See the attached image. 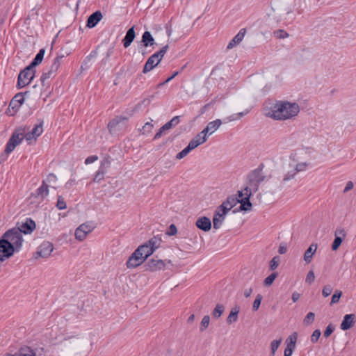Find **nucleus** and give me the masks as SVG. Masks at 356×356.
<instances>
[{
    "label": "nucleus",
    "instance_id": "3",
    "mask_svg": "<svg viewBox=\"0 0 356 356\" xmlns=\"http://www.w3.org/2000/svg\"><path fill=\"white\" fill-rule=\"evenodd\" d=\"M2 237L10 243L16 248L17 252L19 251L24 240L22 233L16 227L6 231Z\"/></svg>",
    "mask_w": 356,
    "mask_h": 356
},
{
    "label": "nucleus",
    "instance_id": "46",
    "mask_svg": "<svg viewBox=\"0 0 356 356\" xmlns=\"http://www.w3.org/2000/svg\"><path fill=\"white\" fill-rule=\"evenodd\" d=\"M314 318H315V314L314 312H310L305 317V318L303 320V323L305 325H310L314 322Z\"/></svg>",
    "mask_w": 356,
    "mask_h": 356
},
{
    "label": "nucleus",
    "instance_id": "49",
    "mask_svg": "<svg viewBox=\"0 0 356 356\" xmlns=\"http://www.w3.org/2000/svg\"><path fill=\"white\" fill-rule=\"evenodd\" d=\"M280 259L279 256H275L271 259V261H270V269L271 270H274L277 268Z\"/></svg>",
    "mask_w": 356,
    "mask_h": 356
},
{
    "label": "nucleus",
    "instance_id": "26",
    "mask_svg": "<svg viewBox=\"0 0 356 356\" xmlns=\"http://www.w3.org/2000/svg\"><path fill=\"white\" fill-rule=\"evenodd\" d=\"M48 187V185L43 181L42 185L36 190L35 196L42 198L47 196L49 194Z\"/></svg>",
    "mask_w": 356,
    "mask_h": 356
},
{
    "label": "nucleus",
    "instance_id": "60",
    "mask_svg": "<svg viewBox=\"0 0 356 356\" xmlns=\"http://www.w3.org/2000/svg\"><path fill=\"white\" fill-rule=\"evenodd\" d=\"M165 131H168V129L165 127L164 124L159 129L157 133L155 134L154 139L156 140L161 138Z\"/></svg>",
    "mask_w": 356,
    "mask_h": 356
},
{
    "label": "nucleus",
    "instance_id": "62",
    "mask_svg": "<svg viewBox=\"0 0 356 356\" xmlns=\"http://www.w3.org/2000/svg\"><path fill=\"white\" fill-rule=\"evenodd\" d=\"M97 160H98V156L97 155H92V156H90L88 158H86L84 163L86 165H88V164L94 163L95 161H96Z\"/></svg>",
    "mask_w": 356,
    "mask_h": 356
},
{
    "label": "nucleus",
    "instance_id": "24",
    "mask_svg": "<svg viewBox=\"0 0 356 356\" xmlns=\"http://www.w3.org/2000/svg\"><path fill=\"white\" fill-rule=\"evenodd\" d=\"M240 312V307L238 306H235L233 307L227 318V323L228 324H232L233 323H235L238 319V314Z\"/></svg>",
    "mask_w": 356,
    "mask_h": 356
},
{
    "label": "nucleus",
    "instance_id": "63",
    "mask_svg": "<svg viewBox=\"0 0 356 356\" xmlns=\"http://www.w3.org/2000/svg\"><path fill=\"white\" fill-rule=\"evenodd\" d=\"M294 348L291 346V344H288L284 350V356H291Z\"/></svg>",
    "mask_w": 356,
    "mask_h": 356
},
{
    "label": "nucleus",
    "instance_id": "27",
    "mask_svg": "<svg viewBox=\"0 0 356 356\" xmlns=\"http://www.w3.org/2000/svg\"><path fill=\"white\" fill-rule=\"evenodd\" d=\"M226 215H222L220 213H214L213 217V228L216 229H219L224 220L225 219Z\"/></svg>",
    "mask_w": 356,
    "mask_h": 356
},
{
    "label": "nucleus",
    "instance_id": "16",
    "mask_svg": "<svg viewBox=\"0 0 356 356\" xmlns=\"http://www.w3.org/2000/svg\"><path fill=\"white\" fill-rule=\"evenodd\" d=\"M197 227L204 232H209L211 229V222L208 217L202 216L197 218L195 222Z\"/></svg>",
    "mask_w": 356,
    "mask_h": 356
},
{
    "label": "nucleus",
    "instance_id": "53",
    "mask_svg": "<svg viewBox=\"0 0 356 356\" xmlns=\"http://www.w3.org/2000/svg\"><path fill=\"white\" fill-rule=\"evenodd\" d=\"M191 151L190 150L189 148H188L187 147H186L183 150H181L180 152H179L177 155H176V159H181L183 158H184L188 154H189Z\"/></svg>",
    "mask_w": 356,
    "mask_h": 356
},
{
    "label": "nucleus",
    "instance_id": "56",
    "mask_svg": "<svg viewBox=\"0 0 356 356\" xmlns=\"http://www.w3.org/2000/svg\"><path fill=\"white\" fill-rule=\"evenodd\" d=\"M110 165H111V161L109 160V158L106 157L101 161V165H100L99 168H102L103 170L106 171V169L110 167Z\"/></svg>",
    "mask_w": 356,
    "mask_h": 356
},
{
    "label": "nucleus",
    "instance_id": "15",
    "mask_svg": "<svg viewBox=\"0 0 356 356\" xmlns=\"http://www.w3.org/2000/svg\"><path fill=\"white\" fill-rule=\"evenodd\" d=\"M161 60L153 54L147 60L143 70V73L146 74L156 67Z\"/></svg>",
    "mask_w": 356,
    "mask_h": 356
},
{
    "label": "nucleus",
    "instance_id": "11",
    "mask_svg": "<svg viewBox=\"0 0 356 356\" xmlns=\"http://www.w3.org/2000/svg\"><path fill=\"white\" fill-rule=\"evenodd\" d=\"M35 70H33L32 74L22 70L18 75L17 88L20 89L29 85L35 77Z\"/></svg>",
    "mask_w": 356,
    "mask_h": 356
},
{
    "label": "nucleus",
    "instance_id": "54",
    "mask_svg": "<svg viewBox=\"0 0 356 356\" xmlns=\"http://www.w3.org/2000/svg\"><path fill=\"white\" fill-rule=\"evenodd\" d=\"M321 334V332L320 330H314L311 336V341L314 343L317 342L320 338Z\"/></svg>",
    "mask_w": 356,
    "mask_h": 356
},
{
    "label": "nucleus",
    "instance_id": "6",
    "mask_svg": "<svg viewBox=\"0 0 356 356\" xmlns=\"http://www.w3.org/2000/svg\"><path fill=\"white\" fill-rule=\"evenodd\" d=\"M140 42L141 44L139 47V50L143 56L147 54V52L145 51L147 47H152L154 48V47L157 45L152 35L148 31H145L142 35Z\"/></svg>",
    "mask_w": 356,
    "mask_h": 356
},
{
    "label": "nucleus",
    "instance_id": "25",
    "mask_svg": "<svg viewBox=\"0 0 356 356\" xmlns=\"http://www.w3.org/2000/svg\"><path fill=\"white\" fill-rule=\"evenodd\" d=\"M238 203V198L236 196L231 195L229 196L226 200H225L222 204L225 205L229 211H230L234 207H235Z\"/></svg>",
    "mask_w": 356,
    "mask_h": 356
},
{
    "label": "nucleus",
    "instance_id": "1",
    "mask_svg": "<svg viewBox=\"0 0 356 356\" xmlns=\"http://www.w3.org/2000/svg\"><path fill=\"white\" fill-rule=\"evenodd\" d=\"M299 112L300 106L297 103L277 101L266 115L277 120H285L296 116Z\"/></svg>",
    "mask_w": 356,
    "mask_h": 356
},
{
    "label": "nucleus",
    "instance_id": "21",
    "mask_svg": "<svg viewBox=\"0 0 356 356\" xmlns=\"http://www.w3.org/2000/svg\"><path fill=\"white\" fill-rule=\"evenodd\" d=\"M221 124L222 121L220 119H217L214 121L210 122L208 123L207 127L203 129V133H204L206 135H211L219 128Z\"/></svg>",
    "mask_w": 356,
    "mask_h": 356
},
{
    "label": "nucleus",
    "instance_id": "5",
    "mask_svg": "<svg viewBox=\"0 0 356 356\" xmlns=\"http://www.w3.org/2000/svg\"><path fill=\"white\" fill-rule=\"evenodd\" d=\"M17 252L16 248L2 236L0 238V262L12 257Z\"/></svg>",
    "mask_w": 356,
    "mask_h": 356
},
{
    "label": "nucleus",
    "instance_id": "45",
    "mask_svg": "<svg viewBox=\"0 0 356 356\" xmlns=\"http://www.w3.org/2000/svg\"><path fill=\"white\" fill-rule=\"evenodd\" d=\"M169 49L168 44L163 46L159 51L155 52L154 54L161 61L163 57Z\"/></svg>",
    "mask_w": 356,
    "mask_h": 356
},
{
    "label": "nucleus",
    "instance_id": "29",
    "mask_svg": "<svg viewBox=\"0 0 356 356\" xmlns=\"http://www.w3.org/2000/svg\"><path fill=\"white\" fill-rule=\"evenodd\" d=\"M161 243V238L159 236H154L151 238L147 242L145 243L150 248L154 249V252L160 246Z\"/></svg>",
    "mask_w": 356,
    "mask_h": 356
},
{
    "label": "nucleus",
    "instance_id": "38",
    "mask_svg": "<svg viewBox=\"0 0 356 356\" xmlns=\"http://www.w3.org/2000/svg\"><path fill=\"white\" fill-rule=\"evenodd\" d=\"M65 57L64 54L58 55L54 59V61L51 67H52V71H57L60 65V60Z\"/></svg>",
    "mask_w": 356,
    "mask_h": 356
},
{
    "label": "nucleus",
    "instance_id": "52",
    "mask_svg": "<svg viewBox=\"0 0 356 356\" xmlns=\"http://www.w3.org/2000/svg\"><path fill=\"white\" fill-rule=\"evenodd\" d=\"M56 207L59 210L65 209L67 207L66 203L62 196L58 197Z\"/></svg>",
    "mask_w": 356,
    "mask_h": 356
},
{
    "label": "nucleus",
    "instance_id": "32",
    "mask_svg": "<svg viewBox=\"0 0 356 356\" xmlns=\"http://www.w3.org/2000/svg\"><path fill=\"white\" fill-rule=\"evenodd\" d=\"M44 53H45L44 49H40V51H38V53L36 54V56H35V58H33V60L31 62L33 64H35L36 66L38 65L40 63H42L43 58H44Z\"/></svg>",
    "mask_w": 356,
    "mask_h": 356
},
{
    "label": "nucleus",
    "instance_id": "18",
    "mask_svg": "<svg viewBox=\"0 0 356 356\" xmlns=\"http://www.w3.org/2000/svg\"><path fill=\"white\" fill-rule=\"evenodd\" d=\"M136 38L135 26L129 28L122 42L124 48L129 47Z\"/></svg>",
    "mask_w": 356,
    "mask_h": 356
},
{
    "label": "nucleus",
    "instance_id": "42",
    "mask_svg": "<svg viewBox=\"0 0 356 356\" xmlns=\"http://www.w3.org/2000/svg\"><path fill=\"white\" fill-rule=\"evenodd\" d=\"M282 342V339H280L279 340H273L270 343V348H271V356H275V353L276 350H277L278 347L280 346V343Z\"/></svg>",
    "mask_w": 356,
    "mask_h": 356
},
{
    "label": "nucleus",
    "instance_id": "33",
    "mask_svg": "<svg viewBox=\"0 0 356 356\" xmlns=\"http://www.w3.org/2000/svg\"><path fill=\"white\" fill-rule=\"evenodd\" d=\"M56 71H52V67L47 72H44L40 77L42 85L44 86V81L54 75Z\"/></svg>",
    "mask_w": 356,
    "mask_h": 356
},
{
    "label": "nucleus",
    "instance_id": "34",
    "mask_svg": "<svg viewBox=\"0 0 356 356\" xmlns=\"http://www.w3.org/2000/svg\"><path fill=\"white\" fill-rule=\"evenodd\" d=\"M296 172L294 169H292L291 170H289L286 173L283 177V179L281 181V185L282 186L289 180L292 179L295 177L296 175Z\"/></svg>",
    "mask_w": 356,
    "mask_h": 356
},
{
    "label": "nucleus",
    "instance_id": "28",
    "mask_svg": "<svg viewBox=\"0 0 356 356\" xmlns=\"http://www.w3.org/2000/svg\"><path fill=\"white\" fill-rule=\"evenodd\" d=\"M138 248H142V250L140 251V253L141 254V256H144L145 259H147L149 256L154 253V249L145 243L140 245L138 247Z\"/></svg>",
    "mask_w": 356,
    "mask_h": 356
},
{
    "label": "nucleus",
    "instance_id": "30",
    "mask_svg": "<svg viewBox=\"0 0 356 356\" xmlns=\"http://www.w3.org/2000/svg\"><path fill=\"white\" fill-rule=\"evenodd\" d=\"M7 356H35V354L33 350L29 348H22L18 353L14 355L8 354Z\"/></svg>",
    "mask_w": 356,
    "mask_h": 356
},
{
    "label": "nucleus",
    "instance_id": "31",
    "mask_svg": "<svg viewBox=\"0 0 356 356\" xmlns=\"http://www.w3.org/2000/svg\"><path fill=\"white\" fill-rule=\"evenodd\" d=\"M97 56V49L92 50L88 56H87L85 59L83 60L81 68L87 69L90 66V63L91 61V59L93 58H95Z\"/></svg>",
    "mask_w": 356,
    "mask_h": 356
},
{
    "label": "nucleus",
    "instance_id": "4",
    "mask_svg": "<svg viewBox=\"0 0 356 356\" xmlns=\"http://www.w3.org/2000/svg\"><path fill=\"white\" fill-rule=\"evenodd\" d=\"M24 139V131L22 129H16L9 138L5 148V152L8 154L22 143Z\"/></svg>",
    "mask_w": 356,
    "mask_h": 356
},
{
    "label": "nucleus",
    "instance_id": "23",
    "mask_svg": "<svg viewBox=\"0 0 356 356\" xmlns=\"http://www.w3.org/2000/svg\"><path fill=\"white\" fill-rule=\"evenodd\" d=\"M127 120L128 118L124 116H116L110 121L108 124L109 131L111 133L120 124V123L127 121Z\"/></svg>",
    "mask_w": 356,
    "mask_h": 356
},
{
    "label": "nucleus",
    "instance_id": "8",
    "mask_svg": "<svg viewBox=\"0 0 356 356\" xmlns=\"http://www.w3.org/2000/svg\"><path fill=\"white\" fill-rule=\"evenodd\" d=\"M142 248H137L129 257L126 263L128 268H134L141 265L146 259L144 256H141L140 253Z\"/></svg>",
    "mask_w": 356,
    "mask_h": 356
},
{
    "label": "nucleus",
    "instance_id": "19",
    "mask_svg": "<svg viewBox=\"0 0 356 356\" xmlns=\"http://www.w3.org/2000/svg\"><path fill=\"white\" fill-rule=\"evenodd\" d=\"M246 33L245 29H242L233 38V39L229 42L227 46V49H231L235 46L238 44L243 39Z\"/></svg>",
    "mask_w": 356,
    "mask_h": 356
},
{
    "label": "nucleus",
    "instance_id": "36",
    "mask_svg": "<svg viewBox=\"0 0 356 356\" xmlns=\"http://www.w3.org/2000/svg\"><path fill=\"white\" fill-rule=\"evenodd\" d=\"M224 312V307L222 305H217L212 312V315L214 318H218Z\"/></svg>",
    "mask_w": 356,
    "mask_h": 356
},
{
    "label": "nucleus",
    "instance_id": "10",
    "mask_svg": "<svg viewBox=\"0 0 356 356\" xmlns=\"http://www.w3.org/2000/svg\"><path fill=\"white\" fill-rule=\"evenodd\" d=\"M245 191V197L243 198L239 199L238 198V203L241 204L238 209H235L233 211V213H236V211H250L252 207V204L250 200V197L252 195L251 192H250L248 188H244Z\"/></svg>",
    "mask_w": 356,
    "mask_h": 356
},
{
    "label": "nucleus",
    "instance_id": "64",
    "mask_svg": "<svg viewBox=\"0 0 356 356\" xmlns=\"http://www.w3.org/2000/svg\"><path fill=\"white\" fill-rule=\"evenodd\" d=\"M200 145V143H197L193 138L189 142L188 145L186 146L190 149L191 151L196 148Z\"/></svg>",
    "mask_w": 356,
    "mask_h": 356
},
{
    "label": "nucleus",
    "instance_id": "47",
    "mask_svg": "<svg viewBox=\"0 0 356 356\" xmlns=\"http://www.w3.org/2000/svg\"><path fill=\"white\" fill-rule=\"evenodd\" d=\"M343 240V239L342 238V237H338V236H336L332 244V250L333 251L337 250L339 246L341 245Z\"/></svg>",
    "mask_w": 356,
    "mask_h": 356
},
{
    "label": "nucleus",
    "instance_id": "51",
    "mask_svg": "<svg viewBox=\"0 0 356 356\" xmlns=\"http://www.w3.org/2000/svg\"><path fill=\"white\" fill-rule=\"evenodd\" d=\"M228 211H229V209H227V207H226L225 205L221 204L219 207H217L214 213H220V214H222V215H227Z\"/></svg>",
    "mask_w": 356,
    "mask_h": 356
},
{
    "label": "nucleus",
    "instance_id": "44",
    "mask_svg": "<svg viewBox=\"0 0 356 356\" xmlns=\"http://www.w3.org/2000/svg\"><path fill=\"white\" fill-rule=\"evenodd\" d=\"M341 296H342V291H339V290H336L334 291V294L332 295V300L330 302V305L337 303L339 301L340 298Z\"/></svg>",
    "mask_w": 356,
    "mask_h": 356
},
{
    "label": "nucleus",
    "instance_id": "7",
    "mask_svg": "<svg viewBox=\"0 0 356 356\" xmlns=\"http://www.w3.org/2000/svg\"><path fill=\"white\" fill-rule=\"evenodd\" d=\"M145 270L147 271H157L163 270L165 267V261L162 259H158L156 256L154 258L149 259L143 266Z\"/></svg>",
    "mask_w": 356,
    "mask_h": 356
},
{
    "label": "nucleus",
    "instance_id": "59",
    "mask_svg": "<svg viewBox=\"0 0 356 356\" xmlns=\"http://www.w3.org/2000/svg\"><path fill=\"white\" fill-rule=\"evenodd\" d=\"M307 165L308 164L307 163H298L293 169L295 170L296 173H298V172L305 170Z\"/></svg>",
    "mask_w": 356,
    "mask_h": 356
},
{
    "label": "nucleus",
    "instance_id": "57",
    "mask_svg": "<svg viewBox=\"0 0 356 356\" xmlns=\"http://www.w3.org/2000/svg\"><path fill=\"white\" fill-rule=\"evenodd\" d=\"M315 280V275L313 270H309L307 275L305 282L311 284Z\"/></svg>",
    "mask_w": 356,
    "mask_h": 356
},
{
    "label": "nucleus",
    "instance_id": "9",
    "mask_svg": "<svg viewBox=\"0 0 356 356\" xmlns=\"http://www.w3.org/2000/svg\"><path fill=\"white\" fill-rule=\"evenodd\" d=\"M95 226L92 222H86L79 225L75 230V237L81 241L84 240L88 234L90 233Z\"/></svg>",
    "mask_w": 356,
    "mask_h": 356
},
{
    "label": "nucleus",
    "instance_id": "13",
    "mask_svg": "<svg viewBox=\"0 0 356 356\" xmlns=\"http://www.w3.org/2000/svg\"><path fill=\"white\" fill-rule=\"evenodd\" d=\"M35 222L31 218H26L17 229L22 234H31L35 229Z\"/></svg>",
    "mask_w": 356,
    "mask_h": 356
},
{
    "label": "nucleus",
    "instance_id": "35",
    "mask_svg": "<svg viewBox=\"0 0 356 356\" xmlns=\"http://www.w3.org/2000/svg\"><path fill=\"white\" fill-rule=\"evenodd\" d=\"M106 172V170H103L102 168H99L98 170L95 173V175L92 179L93 182L99 183L100 181L104 179V175Z\"/></svg>",
    "mask_w": 356,
    "mask_h": 356
},
{
    "label": "nucleus",
    "instance_id": "12",
    "mask_svg": "<svg viewBox=\"0 0 356 356\" xmlns=\"http://www.w3.org/2000/svg\"><path fill=\"white\" fill-rule=\"evenodd\" d=\"M27 94H29V91H26L25 92H19L17 93L12 99L9 104V108L11 107L12 109L14 110V113H16L19 110L20 106L24 102V96Z\"/></svg>",
    "mask_w": 356,
    "mask_h": 356
},
{
    "label": "nucleus",
    "instance_id": "48",
    "mask_svg": "<svg viewBox=\"0 0 356 356\" xmlns=\"http://www.w3.org/2000/svg\"><path fill=\"white\" fill-rule=\"evenodd\" d=\"M263 296L261 294H258L252 305V310L257 311L260 307Z\"/></svg>",
    "mask_w": 356,
    "mask_h": 356
},
{
    "label": "nucleus",
    "instance_id": "50",
    "mask_svg": "<svg viewBox=\"0 0 356 356\" xmlns=\"http://www.w3.org/2000/svg\"><path fill=\"white\" fill-rule=\"evenodd\" d=\"M274 35L277 38L284 39V38H287L289 36V34L285 31H284L282 29H279V30L274 31Z\"/></svg>",
    "mask_w": 356,
    "mask_h": 356
},
{
    "label": "nucleus",
    "instance_id": "22",
    "mask_svg": "<svg viewBox=\"0 0 356 356\" xmlns=\"http://www.w3.org/2000/svg\"><path fill=\"white\" fill-rule=\"evenodd\" d=\"M317 250V245L312 243L309 245L307 250L304 254V260L307 264H309L312 261V257Z\"/></svg>",
    "mask_w": 356,
    "mask_h": 356
},
{
    "label": "nucleus",
    "instance_id": "37",
    "mask_svg": "<svg viewBox=\"0 0 356 356\" xmlns=\"http://www.w3.org/2000/svg\"><path fill=\"white\" fill-rule=\"evenodd\" d=\"M179 123V116H175L172 118L169 122L165 124V127L168 130L172 129Z\"/></svg>",
    "mask_w": 356,
    "mask_h": 356
},
{
    "label": "nucleus",
    "instance_id": "55",
    "mask_svg": "<svg viewBox=\"0 0 356 356\" xmlns=\"http://www.w3.org/2000/svg\"><path fill=\"white\" fill-rule=\"evenodd\" d=\"M332 287L330 285H325L322 290V295L323 297L326 298L329 296L332 292Z\"/></svg>",
    "mask_w": 356,
    "mask_h": 356
},
{
    "label": "nucleus",
    "instance_id": "2",
    "mask_svg": "<svg viewBox=\"0 0 356 356\" xmlns=\"http://www.w3.org/2000/svg\"><path fill=\"white\" fill-rule=\"evenodd\" d=\"M262 169L263 164L249 173L247 177V186L244 188H248L251 193H256L258 191L259 184L266 178V176L262 173Z\"/></svg>",
    "mask_w": 356,
    "mask_h": 356
},
{
    "label": "nucleus",
    "instance_id": "39",
    "mask_svg": "<svg viewBox=\"0 0 356 356\" xmlns=\"http://www.w3.org/2000/svg\"><path fill=\"white\" fill-rule=\"evenodd\" d=\"M210 321V317L208 315H206L203 317L201 321L200 330V332H204L209 326Z\"/></svg>",
    "mask_w": 356,
    "mask_h": 356
},
{
    "label": "nucleus",
    "instance_id": "41",
    "mask_svg": "<svg viewBox=\"0 0 356 356\" xmlns=\"http://www.w3.org/2000/svg\"><path fill=\"white\" fill-rule=\"evenodd\" d=\"M277 277V273H273L270 275H268L264 281V284L266 286H270L275 278Z\"/></svg>",
    "mask_w": 356,
    "mask_h": 356
},
{
    "label": "nucleus",
    "instance_id": "43",
    "mask_svg": "<svg viewBox=\"0 0 356 356\" xmlns=\"http://www.w3.org/2000/svg\"><path fill=\"white\" fill-rule=\"evenodd\" d=\"M42 122H41L39 124H37L33 127V130L31 131V134L35 135V136L37 138L42 134Z\"/></svg>",
    "mask_w": 356,
    "mask_h": 356
},
{
    "label": "nucleus",
    "instance_id": "40",
    "mask_svg": "<svg viewBox=\"0 0 356 356\" xmlns=\"http://www.w3.org/2000/svg\"><path fill=\"white\" fill-rule=\"evenodd\" d=\"M193 139L196 140L197 143H200V145L203 144L207 140V136L203 133V130L197 134Z\"/></svg>",
    "mask_w": 356,
    "mask_h": 356
},
{
    "label": "nucleus",
    "instance_id": "58",
    "mask_svg": "<svg viewBox=\"0 0 356 356\" xmlns=\"http://www.w3.org/2000/svg\"><path fill=\"white\" fill-rule=\"evenodd\" d=\"M177 227L174 224H171L169 226L168 229L165 234L168 236H174L177 234Z\"/></svg>",
    "mask_w": 356,
    "mask_h": 356
},
{
    "label": "nucleus",
    "instance_id": "61",
    "mask_svg": "<svg viewBox=\"0 0 356 356\" xmlns=\"http://www.w3.org/2000/svg\"><path fill=\"white\" fill-rule=\"evenodd\" d=\"M334 327L331 324L327 326L325 330L324 331L323 335L325 337H328L330 334L334 332Z\"/></svg>",
    "mask_w": 356,
    "mask_h": 356
},
{
    "label": "nucleus",
    "instance_id": "14",
    "mask_svg": "<svg viewBox=\"0 0 356 356\" xmlns=\"http://www.w3.org/2000/svg\"><path fill=\"white\" fill-rule=\"evenodd\" d=\"M53 250L52 243L50 242H44L40 245L37 254L42 258H47L51 254Z\"/></svg>",
    "mask_w": 356,
    "mask_h": 356
},
{
    "label": "nucleus",
    "instance_id": "17",
    "mask_svg": "<svg viewBox=\"0 0 356 356\" xmlns=\"http://www.w3.org/2000/svg\"><path fill=\"white\" fill-rule=\"evenodd\" d=\"M103 15L99 10H97L94 12L92 14H91L88 19L86 26L88 28H94L102 19Z\"/></svg>",
    "mask_w": 356,
    "mask_h": 356
},
{
    "label": "nucleus",
    "instance_id": "20",
    "mask_svg": "<svg viewBox=\"0 0 356 356\" xmlns=\"http://www.w3.org/2000/svg\"><path fill=\"white\" fill-rule=\"evenodd\" d=\"M355 314H346L341 323L340 328L342 330H348L353 326Z\"/></svg>",
    "mask_w": 356,
    "mask_h": 356
}]
</instances>
